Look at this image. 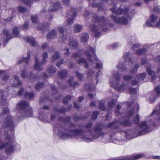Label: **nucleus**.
Masks as SVG:
<instances>
[{"label": "nucleus", "mask_w": 160, "mask_h": 160, "mask_svg": "<svg viewBox=\"0 0 160 160\" xmlns=\"http://www.w3.org/2000/svg\"><path fill=\"white\" fill-rule=\"evenodd\" d=\"M93 20L95 22H99L100 28L103 31H105L108 29L109 27L112 26L107 22L106 19L103 17H98L97 15H95L93 17Z\"/></svg>", "instance_id": "f257e3e1"}, {"label": "nucleus", "mask_w": 160, "mask_h": 160, "mask_svg": "<svg viewBox=\"0 0 160 160\" xmlns=\"http://www.w3.org/2000/svg\"><path fill=\"white\" fill-rule=\"evenodd\" d=\"M29 104L25 101H20L17 105V108L19 110L24 111L25 117H31L32 111L31 109L28 108Z\"/></svg>", "instance_id": "f03ea898"}, {"label": "nucleus", "mask_w": 160, "mask_h": 160, "mask_svg": "<svg viewBox=\"0 0 160 160\" xmlns=\"http://www.w3.org/2000/svg\"><path fill=\"white\" fill-rule=\"evenodd\" d=\"M70 132L71 134H68L64 132H59L58 134L61 138L65 139L68 138L70 137H72V136H80L83 133L82 131L78 129L71 130H70Z\"/></svg>", "instance_id": "7ed1b4c3"}, {"label": "nucleus", "mask_w": 160, "mask_h": 160, "mask_svg": "<svg viewBox=\"0 0 160 160\" xmlns=\"http://www.w3.org/2000/svg\"><path fill=\"white\" fill-rule=\"evenodd\" d=\"M42 56L43 58L42 61L40 63L38 62V60L36 58H35V65L34 66V68L37 70L41 71L42 70L43 68L41 65L45 64L46 63V59L48 58L47 53L43 52Z\"/></svg>", "instance_id": "20e7f679"}, {"label": "nucleus", "mask_w": 160, "mask_h": 160, "mask_svg": "<svg viewBox=\"0 0 160 160\" xmlns=\"http://www.w3.org/2000/svg\"><path fill=\"white\" fill-rule=\"evenodd\" d=\"M140 130L139 132V135H144L150 131L149 126L147 125L146 122H141L139 125Z\"/></svg>", "instance_id": "39448f33"}, {"label": "nucleus", "mask_w": 160, "mask_h": 160, "mask_svg": "<svg viewBox=\"0 0 160 160\" xmlns=\"http://www.w3.org/2000/svg\"><path fill=\"white\" fill-rule=\"evenodd\" d=\"M3 126L4 128H9L10 130L14 132L13 128V119L12 117L8 116L5 118L3 123Z\"/></svg>", "instance_id": "423d86ee"}, {"label": "nucleus", "mask_w": 160, "mask_h": 160, "mask_svg": "<svg viewBox=\"0 0 160 160\" xmlns=\"http://www.w3.org/2000/svg\"><path fill=\"white\" fill-rule=\"evenodd\" d=\"M111 10L113 13L126 15L127 14L129 8H125L124 9H122L120 7L119 8L116 10V6L113 4V7L111 8Z\"/></svg>", "instance_id": "0eeeda50"}, {"label": "nucleus", "mask_w": 160, "mask_h": 160, "mask_svg": "<svg viewBox=\"0 0 160 160\" xmlns=\"http://www.w3.org/2000/svg\"><path fill=\"white\" fill-rule=\"evenodd\" d=\"M158 18L157 15L155 14H152L151 16L150 22H146L147 25L149 27H154L155 26L158 27L160 25V18L159 21L157 22L155 25L153 23L157 21Z\"/></svg>", "instance_id": "6e6552de"}, {"label": "nucleus", "mask_w": 160, "mask_h": 160, "mask_svg": "<svg viewBox=\"0 0 160 160\" xmlns=\"http://www.w3.org/2000/svg\"><path fill=\"white\" fill-rule=\"evenodd\" d=\"M111 18L114 22L117 23L127 24L128 23L127 19L124 17L121 18L112 15L111 16Z\"/></svg>", "instance_id": "1a4fd4ad"}, {"label": "nucleus", "mask_w": 160, "mask_h": 160, "mask_svg": "<svg viewBox=\"0 0 160 160\" xmlns=\"http://www.w3.org/2000/svg\"><path fill=\"white\" fill-rule=\"evenodd\" d=\"M119 124L122 125L129 126L130 125L131 122L128 120H126L124 122H118V121H114L113 122L110 123L107 127L108 128L114 127L117 128V125H118Z\"/></svg>", "instance_id": "9d476101"}, {"label": "nucleus", "mask_w": 160, "mask_h": 160, "mask_svg": "<svg viewBox=\"0 0 160 160\" xmlns=\"http://www.w3.org/2000/svg\"><path fill=\"white\" fill-rule=\"evenodd\" d=\"M145 73L137 74L136 77V79L132 81V83L133 85H136L139 83L142 82L146 76Z\"/></svg>", "instance_id": "9b49d317"}, {"label": "nucleus", "mask_w": 160, "mask_h": 160, "mask_svg": "<svg viewBox=\"0 0 160 160\" xmlns=\"http://www.w3.org/2000/svg\"><path fill=\"white\" fill-rule=\"evenodd\" d=\"M135 107L134 108L130 111H128L125 115V118H129L132 117L135 113L137 112L139 109L138 105L137 103L135 104Z\"/></svg>", "instance_id": "f8f14e48"}, {"label": "nucleus", "mask_w": 160, "mask_h": 160, "mask_svg": "<svg viewBox=\"0 0 160 160\" xmlns=\"http://www.w3.org/2000/svg\"><path fill=\"white\" fill-rule=\"evenodd\" d=\"M76 9H74L70 10V12L71 13L70 14L72 15L71 18L69 19H67L66 22L65 24L68 26H70L73 22V18L75 17L77 15V12H76Z\"/></svg>", "instance_id": "ddd939ff"}, {"label": "nucleus", "mask_w": 160, "mask_h": 160, "mask_svg": "<svg viewBox=\"0 0 160 160\" xmlns=\"http://www.w3.org/2000/svg\"><path fill=\"white\" fill-rule=\"evenodd\" d=\"M5 148V151L7 153L12 152L13 151V146L12 144L9 143H5L3 145H1L0 146V149Z\"/></svg>", "instance_id": "4468645a"}, {"label": "nucleus", "mask_w": 160, "mask_h": 160, "mask_svg": "<svg viewBox=\"0 0 160 160\" xmlns=\"http://www.w3.org/2000/svg\"><path fill=\"white\" fill-rule=\"evenodd\" d=\"M129 91L132 96L129 98V99L131 101V102H130V103L129 104L130 106H132V103L134 102V100L136 98L137 90L134 88H130Z\"/></svg>", "instance_id": "2eb2a0df"}, {"label": "nucleus", "mask_w": 160, "mask_h": 160, "mask_svg": "<svg viewBox=\"0 0 160 160\" xmlns=\"http://www.w3.org/2000/svg\"><path fill=\"white\" fill-rule=\"evenodd\" d=\"M32 74L30 73L29 75L27 74L25 69H23L21 73V77L24 79L28 78L30 79H35L37 78L36 76L32 75Z\"/></svg>", "instance_id": "dca6fc26"}, {"label": "nucleus", "mask_w": 160, "mask_h": 160, "mask_svg": "<svg viewBox=\"0 0 160 160\" xmlns=\"http://www.w3.org/2000/svg\"><path fill=\"white\" fill-rule=\"evenodd\" d=\"M68 45L72 49H75L78 48V43L77 41L73 39L72 37H70L68 39Z\"/></svg>", "instance_id": "f3484780"}, {"label": "nucleus", "mask_w": 160, "mask_h": 160, "mask_svg": "<svg viewBox=\"0 0 160 160\" xmlns=\"http://www.w3.org/2000/svg\"><path fill=\"white\" fill-rule=\"evenodd\" d=\"M100 134V133H98L97 136H91L90 138L87 137L86 136H83V135L82 137V138L83 141L86 142H89L92 141L93 139L97 138Z\"/></svg>", "instance_id": "a211bd4d"}, {"label": "nucleus", "mask_w": 160, "mask_h": 160, "mask_svg": "<svg viewBox=\"0 0 160 160\" xmlns=\"http://www.w3.org/2000/svg\"><path fill=\"white\" fill-rule=\"evenodd\" d=\"M147 72L149 75L152 76V78L151 79V81L152 82H154V80L156 79V77L155 76V72L151 70V68H150L147 67L146 68Z\"/></svg>", "instance_id": "6ab92c4d"}, {"label": "nucleus", "mask_w": 160, "mask_h": 160, "mask_svg": "<svg viewBox=\"0 0 160 160\" xmlns=\"http://www.w3.org/2000/svg\"><path fill=\"white\" fill-rule=\"evenodd\" d=\"M58 31L62 34V37L60 38H59V41L60 42L62 41V42H65L66 40V36L65 35H64L63 30L62 27H59L58 29Z\"/></svg>", "instance_id": "aec40b11"}, {"label": "nucleus", "mask_w": 160, "mask_h": 160, "mask_svg": "<svg viewBox=\"0 0 160 160\" xmlns=\"http://www.w3.org/2000/svg\"><path fill=\"white\" fill-rule=\"evenodd\" d=\"M13 83L12 82V80H10V82L13 87H17L18 85H21V82L19 80L18 77L16 76H14Z\"/></svg>", "instance_id": "412c9836"}, {"label": "nucleus", "mask_w": 160, "mask_h": 160, "mask_svg": "<svg viewBox=\"0 0 160 160\" xmlns=\"http://www.w3.org/2000/svg\"><path fill=\"white\" fill-rule=\"evenodd\" d=\"M3 91L2 90H0V94L1 95L2 99L0 100V103L2 105H6L7 102L6 100V98L3 95Z\"/></svg>", "instance_id": "4be33fe9"}, {"label": "nucleus", "mask_w": 160, "mask_h": 160, "mask_svg": "<svg viewBox=\"0 0 160 160\" xmlns=\"http://www.w3.org/2000/svg\"><path fill=\"white\" fill-rule=\"evenodd\" d=\"M91 28L92 31L94 33L95 37L98 38L101 34L100 32L97 29V28L94 25L92 26Z\"/></svg>", "instance_id": "5701e85b"}, {"label": "nucleus", "mask_w": 160, "mask_h": 160, "mask_svg": "<svg viewBox=\"0 0 160 160\" xmlns=\"http://www.w3.org/2000/svg\"><path fill=\"white\" fill-rule=\"evenodd\" d=\"M68 72L67 70H61L58 73V75L60 78H62L66 77L68 75Z\"/></svg>", "instance_id": "b1692460"}, {"label": "nucleus", "mask_w": 160, "mask_h": 160, "mask_svg": "<svg viewBox=\"0 0 160 160\" xmlns=\"http://www.w3.org/2000/svg\"><path fill=\"white\" fill-rule=\"evenodd\" d=\"M57 71L56 68L52 66H50L47 69L48 72L51 75L55 73Z\"/></svg>", "instance_id": "393cba45"}, {"label": "nucleus", "mask_w": 160, "mask_h": 160, "mask_svg": "<svg viewBox=\"0 0 160 160\" xmlns=\"http://www.w3.org/2000/svg\"><path fill=\"white\" fill-rule=\"evenodd\" d=\"M60 7V5L58 2H56L55 3L53 6H51L49 8V10L50 11H54L58 9Z\"/></svg>", "instance_id": "a878e982"}, {"label": "nucleus", "mask_w": 160, "mask_h": 160, "mask_svg": "<svg viewBox=\"0 0 160 160\" xmlns=\"http://www.w3.org/2000/svg\"><path fill=\"white\" fill-rule=\"evenodd\" d=\"M112 85L115 88L118 89L119 91H121L122 90L126 89L127 86L125 85H120L119 86L118 85H114L113 83L112 84Z\"/></svg>", "instance_id": "bb28decb"}, {"label": "nucleus", "mask_w": 160, "mask_h": 160, "mask_svg": "<svg viewBox=\"0 0 160 160\" xmlns=\"http://www.w3.org/2000/svg\"><path fill=\"white\" fill-rule=\"evenodd\" d=\"M26 42H30L31 44L34 47L36 45V42L34 40V38H25Z\"/></svg>", "instance_id": "cd10ccee"}, {"label": "nucleus", "mask_w": 160, "mask_h": 160, "mask_svg": "<svg viewBox=\"0 0 160 160\" xmlns=\"http://www.w3.org/2000/svg\"><path fill=\"white\" fill-rule=\"evenodd\" d=\"M3 33L4 34L6 35L7 40V41H8L9 39L14 37L11 34H10L8 30L6 29L3 30Z\"/></svg>", "instance_id": "c85d7f7f"}, {"label": "nucleus", "mask_w": 160, "mask_h": 160, "mask_svg": "<svg viewBox=\"0 0 160 160\" xmlns=\"http://www.w3.org/2000/svg\"><path fill=\"white\" fill-rule=\"evenodd\" d=\"M82 34L80 38L81 40L83 42H87L89 37L88 34L86 33Z\"/></svg>", "instance_id": "c756f323"}, {"label": "nucleus", "mask_w": 160, "mask_h": 160, "mask_svg": "<svg viewBox=\"0 0 160 160\" xmlns=\"http://www.w3.org/2000/svg\"><path fill=\"white\" fill-rule=\"evenodd\" d=\"M56 35V31L53 30L50 32L49 33L47 36L48 39H49L51 38H54Z\"/></svg>", "instance_id": "7c9ffc66"}, {"label": "nucleus", "mask_w": 160, "mask_h": 160, "mask_svg": "<svg viewBox=\"0 0 160 160\" xmlns=\"http://www.w3.org/2000/svg\"><path fill=\"white\" fill-rule=\"evenodd\" d=\"M85 89L87 91H94L95 90V86L92 84H85Z\"/></svg>", "instance_id": "2f4dec72"}, {"label": "nucleus", "mask_w": 160, "mask_h": 160, "mask_svg": "<svg viewBox=\"0 0 160 160\" xmlns=\"http://www.w3.org/2000/svg\"><path fill=\"white\" fill-rule=\"evenodd\" d=\"M68 85L72 87H75L78 85V83L76 81H74L72 78L69 80L68 81Z\"/></svg>", "instance_id": "473e14b6"}, {"label": "nucleus", "mask_w": 160, "mask_h": 160, "mask_svg": "<svg viewBox=\"0 0 160 160\" xmlns=\"http://www.w3.org/2000/svg\"><path fill=\"white\" fill-rule=\"evenodd\" d=\"M41 47L42 49H47L48 51L49 52L53 51L54 50L53 47L49 48L48 45L46 43H43Z\"/></svg>", "instance_id": "72a5a7b5"}, {"label": "nucleus", "mask_w": 160, "mask_h": 160, "mask_svg": "<svg viewBox=\"0 0 160 160\" xmlns=\"http://www.w3.org/2000/svg\"><path fill=\"white\" fill-rule=\"evenodd\" d=\"M116 103V100H113L112 101L109 102L108 104V110L112 109Z\"/></svg>", "instance_id": "f704fd0d"}, {"label": "nucleus", "mask_w": 160, "mask_h": 160, "mask_svg": "<svg viewBox=\"0 0 160 160\" xmlns=\"http://www.w3.org/2000/svg\"><path fill=\"white\" fill-rule=\"evenodd\" d=\"M30 58V53L29 52L28 54L27 57L26 58H23V59L21 60H19V63H21L22 62H25L26 63H28L29 60Z\"/></svg>", "instance_id": "c9c22d12"}, {"label": "nucleus", "mask_w": 160, "mask_h": 160, "mask_svg": "<svg viewBox=\"0 0 160 160\" xmlns=\"http://www.w3.org/2000/svg\"><path fill=\"white\" fill-rule=\"evenodd\" d=\"M82 29V25L78 24L76 25L75 26L74 32L76 33H78L81 32Z\"/></svg>", "instance_id": "e433bc0d"}, {"label": "nucleus", "mask_w": 160, "mask_h": 160, "mask_svg": "<svg viewBox=\"0 0 160 160\" xmlns=\"http://www.w3.org/2000/svg\"><path fill=\"white\" fill-rule=\"evenodd\" d=\"M60 54L58 52H56L54 54L52 55V62H54L60 57Z\"/></svg>", "instance_id": "4c0bfd02"}, {"label": "nucleus", "mask_w": 160, "mask_h": 160, "mask_svg": "<svg viewBox=\"0 0 160 160\" xmlns=\"http://www.w3.org/2000/svg\"><path fill=\"white\" fill-rule=\"evenodd\" d=\"M129 55V52H127L126 53L124 54L123 55V58L125 59V61H129V62H131V58H130L128 56Z\"/></svg>", "instance_id": "58836bf2"}, {"label": "nucleus", "mask_w": 160, "mask_h": 160, "mask_svg": "<svg viewBox=\"0 0 160 160\" xmlns=\"http://www.w3.org/2000/svg\"><path fill=\"white\" fill-rule=\"evenodd\" d=\"M78 63L79 64L84 63L85 65V67L87 68L88 64L87 62L86 61V60L83 58H80L78 61Z\"/></svg>", "instance_id": "ea45409f"}, {"label": "nucleus", "mask_w": 160, "mask_h": 160, "mask_svg": "<svg viewBox=\"0 0 160 160\" xmlns=\"http://www.w3.org/2000/svg\"><path fill=\"white\" fill-rule=\"evenodd\" d=\"M25 96L26 98L28 99H31L34 97V94L32 92L30 93L26 92Z\"/></svg>", "instance_id": "a19ab883"}, {"label": "nucleus", "mask_w": 160, "mask_h": 160, "mask_svg": "<svg viewBox=\"0 0 160 160\" xmlns=\"http://www.w3.org/2000/svg\"><path fill=\"white\" fill-rule=\"evenodd\" d=\"M92 7H98L99 8V9H102V7L103 6V4H101V3L98 4L97 3H92Z\"/></svg>", "instance_id": "79ce46f5"}, {"label": "nucleus", "mask_w": 160, "mask_h": 160, "mask_svg": "<svg viewBox=\"0 0 160 160\" xmlns=\"http://www.w3.org/2000/svg\"><path fill=\"white\" fill-rule=\"evenodd\" d=\"M99 105L100 109L102 110H105L104 102L103 100L99 102Z\"/></svg>", "instance_id": "37998d69"}, {"label": "nucleus", "mask_w": 160, "mask_h": 160, "mask_svg": "<svg viewBox=\"0 0 160 160\" xmlns=\"http://www.w3.org/2000/svg\"><path fill=\"white\" fill-rule=\"evenodd\" d=\"M17 10L18 12L21 13H23L26 11L27 8L22 6H19L18 7Z\"/></svg>", "instance_id": "c03bdc74"}, {"label": "nucleus", "mask_w": 160, "mask_h": 160, "mask_svg": "<svg viewBox=\"0 0 160 160\" xmlns=\"http://www.w3.org/2000/svg\"><path fill=\"white\" fill-rule=\"evenodd\" d=\"M31 18L32 23H36L38 19V15H32Z\"/></svg>", "instance_id": "a18cd8bd"}, {"label": "nucleus", "mask_w": 160, "mask_h": 160, "mask_svg": "<svg viewBox=\"0 0 160 160\" xmlns=\"http://www.w3.org/2000/svg\"><path fill=\"white\" fill-rule=\"evenodd\" d=\"M99 112L98 111H95L94 112L92 115V119H95L97 118V115H98L99 114Z\"/></svg>", "instance_id": "49530a36"}, {"label": "nucleus", "mask_w": 160, "mask_h": 160, "mask_svg": "<svg viewBox=\"0 0 160 160\" xmlns=\"http://www.w3.org/2000/svg\"><path fill=\"white\" fill-rule=\"evenodd\" d=\"M13 35L16 36L18 35L19 33V32L16 27L14 28L13 29Z\"/></svg>", "instance_id": "de8ad7c7"}, {"label": "nucleus", "mask_w": 160, "mask_h": 160, "mask_svg": "<svg viewBox=\"0 0 160 160\" xmlns=\"http://www.w3.org/2000/svg\"><path fill=\"white\" fill-rule=\"evenodd\" d=\"M146 52V50L144 48L139 49L137 51V53L138 55H141Z\"/></svg>", "instance_id": "09e8293b"}, {"label": "nucleus", "mask_w": 160, "mask_h": 160, "mask_svg": "<svg viewBox=\"0 0 160 160\" xmlns=\"http://www.w3.org/2000/svg\"><path fill=\"white\" fill-rule=\"evenodd\" d=\"M121 76L120 74L115 73L114 74L113 77L114 79L116 80H119Z\"/></svg>", "instance_id": "8fccbe9b"}, {"label": "nucleus", "mask_w": 160, "mask_h": 160, "mask_svg": "<svg viewBox=\"0 0 160 160\" xmlns=\"http://www.w3.org/2000/svg\"><path fill=\"white\" fill-rule=\"evenodd\" d=\"M43 84L42 83L37 84L35 86V89L37 90H39L43 86Z\"/></svg>", "instance_id": "3c124183"}, {"label": "nucleus", "mask_w": 160, "mask_h": 160, "mask_svg": "<svg viewBox=\"0 0 160 160\" xmlns=\"http://www.w3.org/2000/svg\"><path fill=\"white\" fill-rule=\"evenodd\" d=\"M71 98V96L69 95L67 96L63 99V103L64 104H67L68 102V100Z\"/></svg>", "instance_id": "603ef678"}, {"label": "nucleus", "mask_w": 160, "mask_h": 160, "mask_svg": "<svg viewBox=\"0 0 160 160\" xmlns=\"http://www.w3.org/2000/svg\"><path fill=\"white\" fill-rule=\"evenodd\" d=\"M139 116L138 115H137L135 116L133 118V121L135 123H138L139 122Z\"/></svg>", "instance_id": "864d4df0"}, {"label": "nucleus", "mask_w": 160, "mask_h": 160, "mask_svg": "<svg viewBox=\"0 0 160 160\" xmlns=\"http://www.w3.org/2000/svg\"><path fill=\"white\" fill-rule=\"evenodd\" d=\"M76 75L78 78L81 80L83 77V75L81 73H79L78 72H75Z\"/></svg>", "instance_id": "5fc2aeb1"}, {"label": "nucleus", "mask_w": 160, "mask_h": 160, "mask_svg": "<svg viewBox=\"0 0 160 160\" xmlns=\"http://www.w3.org/2000/svg\"><path fill=\"white\" fill-rule=\"evenodd\" d=\"M8 112L9 110L8 108H5L3 110L2 112L0 115V116H2L4 115V114L8 113Z\"/></svg>", "instance_id": "6e6d98bb"}, {"label": "nucleus", "mask_w": 160, "mask_h": 160, "mask_svg": "<svg viewBox=\"0 0 160 160\" xmlns=\"http://www.w3.org/2000/svg\"><path fill=\"white\" fill-rule=\"evenodd\" d=\"M101 130V128L100 125H98L94 128V131L95 132H100Z\"/></svg>", "instance_id": "4d7b16f0"}, {"label": "nucleus", "mask_w": 160, "mask_h": 160, "mask_svg": "<svg viewBox=\"0 0 160 160\" xmlns=\"http://www.w3.org/2000/svg\"><path fill=\"white\" fill-rule=\"evenodd\" d=\"M123 78L125 81H128L132 79V77L130 76H125Z\"/></svg>", "instance_id": "13d9d810"}, {"label": "nucleus", "mask_w": 160, "mask_h": 160, "mask_svg": "<svg viewBox=\"0 0 160 160\" xmlns=\"http://www.w3.org/2000/svg\"><path fill=\"white\" fill-rule=\"evenodd\" d=\"M92 123L89 122L86 125V129L89 130V132H91V130L90 129L92 128Z\"/></svg>", "instance_id": "bf43d9fd"}, {"label": "nucleus", "mask_w": 160, "mask_h": 160, "mask_svg": "<svg viewBox=\"0 0 160 160\" xmlns=\"http://www.w3.org/2000/svg\"><path fill=\"white\" fill-rule=\"evenodd\" d=\"M49 25L50 24L49 23H47L46 24V25H42L41 27H40V25H39L38 28L40 29H45L46 28H48Z\"/></svg>", "instance_id": "052dcab7"}, {"label": "nucleus", "mask_w": 160, "mask_h": 160, "mask_svg": "<svg viewBox=\"0 0 160 160\" xmlns=\"http://www.w3.org/2000/svg\"><path fill=\"white\" fill-rule=\"evenodd\" d=\"M118 68L120 71H123L125 70V68H124L123 65H119L118 66Z\"/></svg>", "instance_id": "680f3d73"}, {"label": "nucleus", "mask_w": 160, "mask_h": 160, "mask_svg": "<svg viewBox=\"0 0 160 160\" xmlns=\"http://www.w3.org/2000/svg\"><path fill=\"white\" fill-rule=\"evenodd\" d=\"M139 66V65L138 64L136 65L134 67V68L131 71L132 73H134L136 71H137Z\"/></svg>", "instance_id": "e2e57ef3"}, {"label": "nucleus", "mask_w": 160, "mask_h": 160, "mask_svg": "<svg viewBox=\"0 0 160 160\" xmlns=\"http://www.w3.org/2000/svg\"><path fill=\"white\" fill-rule=\"evenodd\" d=\"M155 91L158 94L160 95V87L159 86H158L155 88Z\"/></svg>", "instance_id": "0e129e2a"}, {"label": "nucleus", "mask_w": 160, "mask_h": 160, "mask_svg": "<svg viewBox=\"0 0 160 160\" xmlns=\"http://www.w3.org/2000/svg\"><path fill=\"white\" fill-rule=\"evenodd\" d=\"M22 2L27 5L30 4L31 1L29 0H22Z\"/></svg>", "instance_id": "69168bd1"}, {"label": "nucleus", "mask_w": 160, "mask_h": 160, "mask_svg": "<svg viewBox=\"0 0 160 160\" xmlns=\"http://www.w3.org/2000/svg\"><path fill=\"white\" fill-rule=\"evenodd\" d=\"M89 49L90 52L92 54H94L95 52V50L94 48H92V47L89 46Z\"/></svg>", "instance_id": "338daca9"}, {"label": "nucleus", "mask_w": 160, "mask_h": 160, "mask_svg": "<svg viewBox=\"0 0 160 160\" xmlns=\"http://www.w3.org/2000/svg\"><path fill=\"white\" fill-rule=\"evenodd\" d=\"M62 2L66 6H67L69 4V0H62Z\"/></svg>", "instance_id": "774afa93"}]
</instances>
